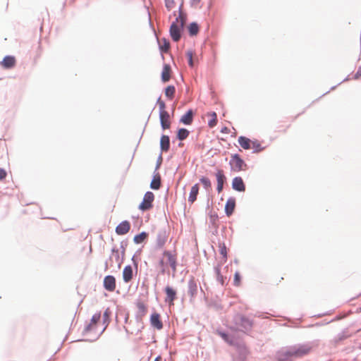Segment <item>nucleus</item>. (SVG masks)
<instances>
[{
    "label": "nucleus",
    "instance_id": "1",
    "mask_svg": "<svg viewBox=\"0 0 361 361\" xmlns=\"http://www.w3.org/2000/svg\"><path fill=\"white\" fill-rule=\"evenodd\" d=\"M233 322L238 328L231 327L232 330L238 331L245 334H249L254 326V321L252 319L240 313L234 314Z\"/></svg>",
    "mask_w": 361,
    "mask_h": 361
},
{
    "label": "nucleus",
    "instance_id": "2",
    "mask_svg": "<svg viewBox=\"0 0 361 361\" xmlns=\"http://www.w3.org/2000/svg\"><path fill=\"white\" fill-rule=\"evenodd\" d=\"M180 18V16H177L169 27V35L174 42H178L180 39L184 31L183 22L178 23Z\"/></svg>",
    "mask_w": 361,
    "mask_h": 361
},
{
    "label": "nucleus",
    "instance_id": "3",
    "mask_svg": "<svg viewBox=\"0 0 361 361\" xmlns=\"http://www.w3.org/2000/svg\"><path fill=\"white\" fill-rule=\"evenodd\" d=\"M128 245V240H123L120 243V250L121 253H119V250L117 248L116 245L113 246L111 250V255L114 256L115 260L118 262V269H120L122 264L125 260L126 250Z\"/></svg>",
    "mask_w": 361,
    "mask_h": 361
},
{
    "label": "nucleus",
    "instance_id": "4",
    "mask_svg": "<svg viewBox=\"0 0 361 361\" xmlns=\"http://www.w3.org/2000/svg\"><path fill=\"white\" fill-rule=\"evenodd\" d=\"M228 164L231 167V171L234 172L244 171L248 168L245 160L238 153L231 154Z\"/></svg>",
    "mask_w": 361,
    "mask_h": 361
},
{
    "label": "nucleus",
    "instance_id": "5",
    "mask_svg": "<svg viewBox=\"0 0 361 361\" xmlns=\"http://www.w3.org/2000/svg\"><path fill=\"white\" fill-rule=\"evenodd\" d=\"M154 200V195L151 191L145 193L142 201L138 205V209L142 212L150 210L153 207V202Z\"/></svg>",
    "mask_w": 361,
    "mask_h": 361
},
{
    "label": "nucleus",
    "instance_id": "6",
    "mask_svg": "<svg viewBox=\"0 0 361 361\" xmlns=\"http://www.w3.org/2000/svg\"><path fill=\"white\" fill-rule=\"evenodd\" d=\"M168 238H169V233L167 232L166 228H160L158 231L157 234L156 244L154 246V249L156 250H161L164 247L166 243L167 242Z\"/></svg>",
    "mask_w": 361,
    "mask_h": 361
},
{
    "label": "nucleus",
    "instance_id": "7",
    "mask_svg": "<svg viewBox=\"0 0 361 361\" xmlns=\"http://www.w3.org/2000/svg\"><path fill=\"white\" fill-rule=\"evenodd\" d=\"M311 349L312 348L309 345L301 344L298 346H293L288 349V350L293 357H299L307 355Z\"/></svg>",
    "mask_w": 361,
    "mask_h": 361
},
{
    "label": "nucleus",
    "instance_id": "8",
    "mask_svg": "<svg viewBox=\"0 0 361 361\" xmlns=\"http://www.w3.org/2000/svg\"><path fill=\"white\" fill-rule=\"evenodd\" d=\"M157 105L159 106V121H170V114L166 111V104L161 100V97L159 96L157 100Z\"/></svg>",
    "mask_w": 361,
    "mask_h": 361
},
{
    "label": "nucleus",
    "instance_id": "9",
    "mask_svg": "<svg viewBox=\"0 0 361 361\" xmlns=\"http://www.w3.org/2000/svg\"><path fill=\"white\" fill-rule=\"evenodd\" d=\"M149 25L150 26L152 27L153 30H154V35L156 37V39H157V43H158V46H159V52H160V54H161V59L163 60H164V52H167L170 48V42L168 39H166V37H163L161 39V41H162V43L160 42L157 35V33L155 32V30L152 25V23L149 21Z\"/></svg>",
    "mask_w": 361,
    "mask_h": 361
},
{
    "label": "nucleus",
    "instance_id": "10",
    "mask_svg": "<svg viewBox=\"0 0 361 361\" xmlns=\"http://www.w3.org/2000/svg\"><path fill=\"white\" fill-rule=\"evenodd\" d=\"M164 291L166 294L165 302L169 305H173L175 300L177 298L176 290L168 285L164 288Z\"/></svg>",
    "mask_w": 361,
    "mask_h": 361
},
{
    "label": "nucleus",
    "instance_id": "11",
    "mask_svg": "<svg viewBox=\"0 0 361 361\" xmlns=\"http://www.w3.org/2000/svg\"><path fill=\"white\" fill-rule=\"evenodd\" d=\"M116 281L115 276L113 275H106L104 276L103 280L104 288L109 291L113 292L116 289Z\"/></svg>",
    "mask_w": 361,
    "mask_h": 361
},
{
    "label": "nucleus",
    "instance_id": "12",
    "mask_svg": "<svg viewBox=\"0 0 361 361\" xmlns=\"http://www.w3.org/2000/svg\"><path fill=\"white\" fill-rule=\"evenodd\" d=\"M231 188L233 190L243 192L246 190L245 183L241 176H235L233 178L231 182Z\"/></svg>",
    "mask_w": 361,
    "mask_h": 361
},
{
    "label": "nucleus",
    "instance_id": "13",
    "mask_svg": "<svg viewBox=\"0 0 361 361\" xmlns=\"http://www.w3.org/2000/svg\"><path fill=\"white\" fill-rule=\"evenodd\" d=\"M163 256L166 257L167 262L171 267L172 271L176 272L178 266L176 255L173 254L170 250H165L163 252Z\"/></svg>",
    "mask_w": 361,
    "mask_h": 361
},
{
    "label": "nucleus",
    "instance_id": "14",
    "mask_svg": "<svg viewBox=\"0 0 361 361\" xmlns=\"http://www.w3.org/2000/svg\"><path fill=\"white\" fill-rule=\"evenodd\" d=\"M150 325L157 330L163 329L164 324L161 319V315L157 312H154L151 314L149 317Z\"/></svg>",
    "mask_w": 361,
    "mask_h": 361
},
{
    "label": "nucleus",
    "instance_id": "15",
    "mask_svg": "<svg viewBox=\"0 0 361 361\" xmlns=\"http://www.w3.org/2000/svg\"><path fill=\"white\" fill-rule=\"evenodd\" d=\"M131 225L128 220L122 221L115 228V232L118 235L127 234L130 230Z\"/></svg>",
    "mask_w": 361,
    "mask_h": 361
},
{
    "label": "nucleus",
    "instance_id": "16",
    "mask_svg": "<svg viewBox=\"0 0 361 361\" xmlns=\"http://www.w3.org/2000/svg\"><path fill=\"white\" fill-rule=\"evenodd\" d=\"M188 293L191 299L196 298L198 291V286L194 276H191L188 282Z\"/></svg>",
    "mask_w": 361,
    "mask_h": 361
},
{
    "label": "nucleus",
    "instance_id": "17",
    "mask_svg": "<svg viewBox=\"0 0 361 361\" xmlns=\"http://www.w3.org/2000/svg\"><path fill=\"white\" fill-rule=\"evenodd\" d=\"M216 334L228 344L233 345L235 344L234 337L228 331L224 330L222 328L216 329Z\"/></svg>",
    "mask_w": 361,
    "mask_h": 361
},
{
    "label": "nucleus",
    "instance_id": "18",
    "mask_svg": "<svg viewBox=\"0 0 361 361\" xmlns=\"http://www.w3.org/2000/svg\"><path fill=\"white\" fill-rule=\"evenodd\" d=\"M16 63V60L15 56L11 55H6L5 56L2 61L0 62V65L4 68V69H11L13 68Z\"/></svg>",
    "mask_w": 361,
    "mask_h": 361
},
{
    "label": "nucleus",
    "instance_id": "19",
    "mask_svg": "<svg viewBox=\"0 0 361 361\" xmlns=\"http://www.w3.org/2000/svg\"><path fill=\"white\" fill-rule=\"evenodd\" d=\"M195 112L192 109H188L183 115L181 116L179 122L185 126L190 125L194 119Z\"/></svg>",
    "mask_w": 361,
    "mask_h": 361
},
{
    "label": "nucleus",
    "instance_id": "20",
    "mask_svg": "<svg viewBox=\"0 0 361 361\" xmlns=\"http://www.w3.org/2000/svg\"><path fill=\"white\" fill-rule=\"evenodd\" d=\"M235 204L236 201L235 197H230L227 200L224 207V212L227 216H230L233 214L235 207Z\"/></svg>",
    "mask_w": 361,
    "mask_h": 361
},
{
    "label": "nucleus",
    "instance_id": "21",
    "mask_svg": "<svg viewBox=\"0 0 361 361\" xmlns=\"http://www.w3.org/2000/svg\"><path fill=\"white\" fill-rule=\"evenodd\" d=\"M138 311L135 314V320L137 322H141L142 317L146 314L147 312V306L140 301L136 303Z\"/></svg>",
    "mask_w": 361,
    "mask_h": 361
},
{
    "label": "nucleus",
    "instance_id": "22",
    "mask_svg": "<svg viewBox=\"0 0 361 361\" xmlns=\"http://www.w3.org/2000/svg\"><path fill=\"white\" fill-rule=\"evenodd\" d=\"M171 67L169 63H164L163 68L161 73V80L163 83L169 81L171 78Z\"/></svg>",
    "mask_w": 361,
    "mask_h": 361
},
{
    "label": "nucleus",
    "instance_id": "23",
    "mask_svg": "<svg viewBox=\"0 0 361 361\" xmlns=\"http://www.w3.org/2000/svg\"><path fill=\"white\" fill-rule=\"evenodd\" d=\"M123 280L125 283L130 282L133 277V269L130 264L126 265L122 273Z\"/></svg>",
    "mask_w": 361,
    "mask_h": 361
},
{
    "label": "nucleus",
    "instance_id": "24",
    "mask_svg": "<svg viewBox=\"0 0 361 361\" xmlns=\"http://www.w3.org/2000/svg\"><path fill=\"white\" fill-rule=\"evenodd\" d=\"M161 152H167L170 148V137L169 135L162 134L160 137Z\"/></svg>",
    "mask_w": 361,
    "mask_h": 361
},
{
    "label": "nucleus",
    "instance_id": "25",
    "mask_svg": "<svg viewBox=\"0 0 361 361\" xmlns=\"http://www.w3.org/2000/svg\"><path fill=\"white\" fill-rule=\"evenodd\" d=\"M200 185L199 183H195L191 187L190 192L188 197V202L193 204L197 198L199 194Z\"/></svg>",
    "mask_w": 361,
    "mask_h": 361
},
{
    "label": "nucleus",
    "instance_id": "26",
    "mask_svg": "<svg viewBox=\"0 0 361 361\" xmlns=\"http://www.w3.org/2000/svg\"><path fill=\"white\" fill-rule=\"evenodd\" d=\"M238 144L240 145V147L243 149H251L252 140H250V138H248L245 136H243V135H240V137H238Z\"/></svg>",
    "mask_w": 361,
    "mask_h": 361
},
{
    "label": "nucleus",
    "instance_id": "27",
    "mask_svg": "<svg viewBox=\"0 0 361 361\" xmlns=\"http://www.w3.org/2000/svg\"><path fill=\"white\" fill-rule=\"evenodd\" d=\"M149 233L146 231H142L133 237V243L136 245L141 244L147 240Z\"/></svg>",
    "mask_w": 361,
    "mask_h": 361
},
{
    "label": "nucleus",
    "instance_id": "28",
    "mask_svg": "<svg viewBox=\"0 0 361 361\" xmlns=\"http://www.w3.org/2000/svg\"><path fill=\"white\" fill-rule=\"evenodd\" d=\"M161 187V176L159 173H155L152 177L150 183V188L154 190H157Z\"/></svg>",
    "mask_w": 361,
    "mask_h": 361
},
{
    "label": "nucleus",
    "instance_id": "29",
    "mask_svg": "<svg viewBox=\"0 0 361 361\" xmlns=\"http://www.w3.org/2000/svg\"><path fill=\"white\" fill-rule=\"evenodd\" d=\"M111 315H112V312L110 310V308L109 307L106 308V310H104V314H103V321H102L103 324L104 325V327L103 330L102 331V332L100 333V334H102L104 332V331L106 329V328L110 324Z\"/></svg>",
    "mask_w": 361,
    "mask_h": 361
},
{
    "label": "nucleus",
    "instance_id": "30",
    "mask_svg": "<svg viewBox=\"0 0 361 361\" xmlns=\"http://www.w3.org/2000/svg\"><path fill=\"white\" fill-rule=\"evenodd\" d=\"M200 31V25L197 22H191L188 25V32L190 37L196 36Z\"/></svg>",
    "mask_w": 361,
    "mask_h": 361
},
{
    "label": "nucleus",
    "instance_id": "31",
    "mask_svg": "<svg viewBox=\"0 0 361 361\" xmlns=\"http://www.w3.org/2000/svg\"><path fill=\"white\" fill-rule=\"evenodd\" d=\"M190 134V131L185 128H179L176 131V139L179 141L185 140Z\"/></svg>",
    "mask_w": 361,
    "mask_h": 361
},
{
    "label": "nucleus",
    "instance_id": "32",
    "mask_svg": "<svg viewBox=\"0 0 361 361\" xmlns=\"http://www.w3.org/2000/svg\"><path fill=\"white\" fill-rule=\"evenodd\" d=\"M216 180V184H225L227 181V178L222 169H216L214 173Z\"/></svg>",
    "mask_w": 361,
    "mask_h": 361
},
{
    "label": "nucleus",
    "instance_id": "33",
    "mask_svg": "<svg viewBox=\"0 0 361 361\" xmlns=\"http://www.w3.org/2000/svg\"><path fill=\"white\" fill-rule=\"evenodd\" d=\"M176 93V87L173 85H169L164 88V94L167 99L172 100Z\"/></svg>",
    "mask_w": 361,
    "mask_h": 361
},
{
    "label": "nucleus",
    "instance_id": "34",
    "mask_svg": "<svg viewBox=\"0 0 361 361\" xmlns=\"http://www.w3.org/2000/svg\"><path fill=\"white\" fill-rule=\"evenodd\" d=\"M199 180L200 183H202L203 188L205 189L206 191L209 192L210 190H212V182L208 177L202 176L200 178Z\"/></svg>",
    "mask_w": 361,
    "mask_h": 361
},
{
    "label": "nucleus",
    "instance_id": "35",
    "mask_svg": "<svg viewBox=\"0 0 361 361\" xmlns=\"http://www.w3.org/2000/svg\"><path fill=\"white\" fill-rule=\"evenodd\" d=\"M221 264H218L214 267V272L216 274V280L222 285H224L226 278L221 273Z\"/></svg>",
    "mask_w": 361,
    "mask_h": 361
},
{
    "label": "nucleus",
    "instance_id": "36",
    "mask_svg": "<svg viewBox=\"0 0 361 361\" xmlns=\"http://www.w3.org/2000/svg\"><path fill=\"white\" fill-rule=\"evenodd\" d=\"M251 148L253 149L252 153H259L264 149L257 140H252Z\"/></svg>",
    "mask_w": 361,
    "mask_h": 361
},
{
    "label": "nucleus",
    "instance_id": "37",
    "mask_svg": "<svg viewBox=\"0 0 361 361\" xmlns=\"http://www.w3.org/2000/svg\"><path fill=\"white\" fill-rule=\"evenodd\" d=\"M211 118L208 121V126L210 128H214L217 123V114L215 111H211L208 114Z\"/></svg>",
    "mask_w": 361,
    "mask_h": 361
},
{
    "label": "nucleus",
    "instance_id": "38",
    "mask_svg": "<svg viewBox=\"0 0 361 361\" xmlns=\"http://www.w3.org/2000/svg\"><path fill=\"white\" fill-rule=\"evenodd\" d=\"M142 253V248H139L134 255L131 257V261L133 264V267L136 270H137L139 260L137 259V256L140 255Z\"/></svg>",
    "mask_w": 361,
    "mask_h": 361
},
{
    "label": "nucleus",
    "instance_id": "39",
    "mask_svg": "<svg viewBox=\"0 0 361 361\" xmlns=\"http://www.w3.org/2000/svg\"><path fill=\"white\" fill-rule=\"evenodd\" d=\"M219 247L220 255L222 256V258L224 259V262H226L228 257L226 246L225 243L223 242L219 243Z\"/></svg>",
    "mask_w": 361,
    "mask_h": 361
},
{
    "label": "nucleus",
    "instance_id": "40",
    "mask_svg": "<svg viewBox=\"0 0 361 361\" xmlns=\"http://www.w3.org/2000/svg\"><path fill=\"white\" fill-rule=\"evenodd\" d=\"M293 357L288 350H286L277 357V361H293L290 357Z\"/></svg>",
    "mask_w": 361,
    "mask_h": 361
},
{
    "label": "nucleus",
    "instance_id": "41",
    "mask_svg": "<svg viewBox=\"0 0 361 361\" xmlns=\"http://www.w3.org/2000/svg\"><path fill=\"white\" fill-rule=\"evenodd\" d=\"M346 333H347V329H345L343 331H342L341 333L338 334L336 337L335 338V342L338 343V342L343 341L345 340L346 338H348L350 336L348 335Z\"/></svg>",
    "mask_w": 361,
    "mask_h": 361
},
{
    "label": "nucleus",
    "instance_id": "42",
    "mask_svg": "<svg viewBox=\"0 0 361 361\" xmlns=\"http://www.w3.org/2000/svg\"><path fill=\"white\" fill-rule=\"evenodd\" d=\"M185 55L187 57L188 66L190 68H193L194 67L193 51L191 49H188V50H187Z\"/></svg>",
    "mask_w": 361,
    "mask_h": 361
},
{
    "label": "nucleus",
    "instance_id": "43",
    "mask_svg": "<svg viewBox=\"0 0 361 361\" xmlns=\"http://www.w3.org/2000/svg\"><path fill=\"white\" fill-rule=\"evenodd\" d=\"M101 315L102 314L100 312L94 313L92 315L90 323H91L92 325L97 324L101 319Z\"/></svg>",
    "mask_w": 361,
    "mask_h": 361
},
{
    "label": "nucleus",
    "instance_id": "44",
    "mask_svg": "<svg viewBox=\"0 0 361 361\" xmlns=\"http://www.w3.org/2000/svg\"><path fill=\"white\" fill-rule=\"evenodd\" d=\"M241 275L238 271H235L233 277V285L235 286H239L241 283Z\"/></svg>",
    "mask_w": 361,
    "mask_h": 361
},
{
    "label": "nucleus",
    "instance_id": "45",
    "mask_svg": "<svg viewBox=\"0 0 361 361\" xmlns=\"http://www.w3.org/2000/svg\"><path fill=\"white\" fill-rule=\"evenodd\" d=\"M210 223L212 226H216V221L219 220V216L217 213L211 214L209 216Z\"/></svg>",
    "mask_w": 361,
    "mask_h": 361
},
{
    "label": "nucleus",
    "instance_id": "46",
    "mask_svg": "<svg viewBox=\"0 0 361 361\" xmlns=\"http://www.w3.org/2000/svg\"><path fill=\"white\" fill-rule=\"evenodd\" d=\"M164 3L165 6L169 11H171L175 5L174 0H164Z\"/></svg>",
    "mask_w": 361,
    "mask_h": 361
},
{
    "label": "nucleus",
    "instance_id": "47",
    "mask_svg": "<svg viewBox=\"0 0 361 361\" xmlns=\"http://www.w3.org/2000/svg\"><path fill=\"white\" fill-rule=\"evenodd\" d=\"M178 16H180V18H179V20H178V23L183 22V25H184L188 19L187 13L185 12H179Z\"/></svg>",
    "mask_w": 361,
    "mask_h": 361
},
{
    "label": "nucleus",
    "instance_id": "48",
    "mask_svg": "<svg viewBox=\"0 0 361 361\" xmlns=\"http://www.w3.org/2000/svg\"><path fill=\"white\" fill-rule=\"evenodd\" d=\"M161 128L163 130L169 129L171 127V121H159Z\"/></svg>",
    "mask_w": 361,
    "mask_h": 361
},
{
    "label": "nucleus",
    "instance_id": "49",
    "mask_svg": "<svg viewBox=\"0 0 361 361\" xmlns=\"http://www.w3.org/2000/svg\"><path fill=\"white\" fill-rule=\"evenodd\" d=\"M93 325L91 323L87 324L83 331H82V335L85 336L86 335L89 331H90L92 329Z\"/></svg>",
    "mask_w": 361,
    "mask_h": 361
},
{
    "label": "nucleus",
    "instance_id": "50",
    "mask_svg": "<svg viewBox=\"0 0 361 361\" xmlns=\"http://www.w3.org/2000/svg\"><path fill=\"white\" fill-rule=\"evenodd\" d=\"M7 176V171L4 168H0V181L6 179Z\"/></svg>",
    "mask_w": 361,
    "mask_h": 361
},
{
    "label": "nucleus",
    "instance_id": "51",
    "mask_svg": "<svg viewBox=\"0 0 361 361\" xmlns=\"http://www.w3.org/2000/svg\"><path fill=\"white\" fill-rule=\"evenodd\" d=\"M161 161H162V152H161L159 155V157H158V159L157 161V164H156V167H155V171L160 167Z\"/></svg>",
    "mask_w": 361,
    "mask_h": 361
},
{
    "label": "nucleus",
    "instance_id": "52",
    "mask_svg": "<svg viewBox=\"0 0 361 361\" xmlns=\"http://www.w3.org/2000/svg\"><path fill=\"white\" fill-rule=\"evenodd\" d=\"M159 265L160 267H162L161 270V274H164L165 273V269H164V266H165V262L164 261V259L163 258H161L159 261Z\"/></svg>",
    "mask_w": 361,
    "mask_h": 361
},
{
    "label": "nucleus",
    "instance_id": "53",
    "mask_svg": "<svg viewBox=\"0 0 361 361\" xmlns=\"http://www.w3.org/2000/svg\"><path fill=\"white\" fill-rule=\"evenodd\" d=\"M360 77H361V66H359V68H358V69H357V72H356V73H355V74L354 75L353 78H354L355 80H357V79H358V78H360Z\"/></svg>",
    "mask_w": 361,
    "mask_h": 361
},
{
    "label": "nucleus",
    "instance_id": "54",
    "mask_svg": "<svg viewBox=\"0 0 361 361\" xmlns=\"http://www.w3.org/2000/svg\"><path fill=\"white\" fill-rule=\"evenodd\" d=\"M201 0H190V6L192 7H197Z\"/></svg>",
    "mask_w": 361,
    "mask_h": 361
},
{
    "label": "nucleus",
    "instance_id": "55",
    "mask_svg": "<svg viewBox=\"0 0 361 361\" xmlns=\"http://www.w3.org/2000/svg\"><path fill=\"white\" fill-rule=\"evenodd\" d=\"M331 321L330 322H327L326 323H324L322 322H317L316 324H312V325H310V327H312V326H323L324 324H329Z\"/></svg>",
    "mask_w": 361,
    "mask_h": 361
},
{
    "label": "nucleus",
    "instance_id": "56",
    "mask_svg": "<svg viewBox=\"0 0 361 361\" xmlns=\"http://www.w3.org/2000/svg\"><path fill=\"white\" fill-rule=\"evenodd\" d=\"M224 184H216V191L220 193L224 190Z\"/></svg>",
    "mask_w": 361,
    "mask_h": 361
},
{
    "label": "nucleus",
    "instance_id": "57",
    "mask_svg": "<svg viewBox=\"0 0 361 361\" xmlns=\"http://www.w3.org/2000/svg\"><path fill=\"white\" fill-rule=\"evenodd\" d=\"M100 335H99L98 336H97V338H95L94 339H78L77 341H88V342H94L95 341H97Z\"/></svg>",
    "mask_w": 361,
    "mask_h": 361
},
{
    "label": "nucleus",
    "instance_id": "58",
    "mask_svg": "<svg viewBox=\"0 0 361 361\" xmlns=\"http://www.w3.org/2000/svg\"><path fill=\"white\" fill-rule=\"evenodd\" d=\"M230 131L229 128L226 126H224L221 129V133H228Z\"/></svg>",
    "mask_w": 361,
    "mask_h": 361
},
{
    "label": "nucleus",
    "instance_id": "59",
    "mask_svg": "<svg viewBox=\"0 0 361 361\" xmlns=\"http://www.w3.org/2000/svg\"><path fill=\"white\" fill-rule=\"evenodd\" d=\"M112 255H111L109 257V259H107L108 260V263L110 262V266L111 267L113 265V259H112Z\"/></svg>",
    "mask_w": 361,
    "mask_h": 361
},
{
    "label": "nucleus",
    "instance_id": "60",
    "mask_svg": "<svg viewBox=\"0 0 361 361\" xmlns=\"http://www.w3.org/2000/svg\"><path fill=\"white\" fill-rule=\"evenodd\" d=\"M326 314H328V313H327V312H326V313H322V314H317V315H314V317H317V318H320V317H323V316H324V315H326Z\"/></svg>",
    "mask_w": 361,
    "mask_h": 361
},
{
    "label": "nucleus",
    "instance_id": "61",
    "mask_svg": "<svg viewBox=\"0 0 361 361\" xmlns=\"http://www.w3.org/2000/svg\"><path fill=\"white\" fill-rule=\"evenodd\" d=\"M183 1L181 2V4H180V6L178 7V13L179 12H183Z\"/></svg>",
    "mask_w": 361,
    "mask_h": 361
},
{
    "label": "nucleus",
    "instance_id": "62",
    "mask_svg": "<svg viewBox=\"0 0 361 361\" xmlns=\"http://www.w3.org/2000/svg\"><path fill=\"white\" fill-rule=\"evenodd\" d=\"M108 269H109V263H108V260H106V262L104 263V270L107 271Z\"/></svg>",
    "mask_w": 361,
    "mask_h": 361
},
{
    "label": "nucleus",
    "instance_id": "63",
    "mask_svg": "<svg viewBox=\"0 0 361 361\" xmlns=\"http://www.w3.org/2000/svg\"><path fill=\"white\" fill-rule=\"evenodd\" d=\"M154 361H161V357L160 355L157 356Z\"/></svg>",
    "mask_w": 361,
    "mask_h": 361
},
{
    "label": "nucleus",
    "instance_id": "64",
    "mask_svg": "<svg viewBox=\"0 0 361 361\" xmlns=\"http://www.w3.org/2000/svg\"><path fill=\"white\" fill-rule=\"evenodd\" d=\"M183 145V143L182 142V141H180V142L178 143V146L180 147Z\"/></svg>",
    "mask_w": 361,
    "mask_h": 361
}]
</instances>
